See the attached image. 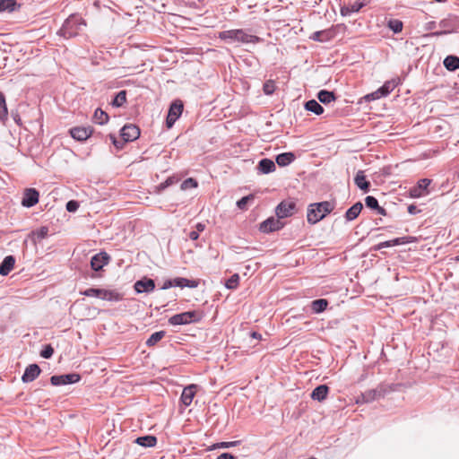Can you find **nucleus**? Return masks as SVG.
I'll use <instances>...</instances> for the list:
<instances>
[{
    "mask_svg": "<svg viewBox=\"0 0 459 459\" xmlns=\"http://www.w3.org/2000/svg\"><path fill=\"white\" fill-rule=\"evenodd\" d=\"M334 209V203L323 201L310 204L307 207V220L309 224H316L330 214Z\"/></svg>",
    "mask_w": 459,
    "mask_h": 459,
    "instance_id": "1",
    "label": "nucleus"
},
{
    "mask_svg": "<svg viewBox=\"0 0 459 459\" xmlns=\"http://www.w3.org/2000/svg\"><path fill=\"white\" fill-rule=\"evenodd\" d=\"M396 385L379 384L376 388L367 390L357 397V403H368L385 397L387 394L395 391Z\"/></svg>",
    "mask_w": 459,
    "mask_h": 459,
    "instance_id": "2",
    "label": "nucleus"
},
{
    "mask_svg": "<svg viewBox=\"0 0 459 459\" xmlns=\"http://www.w3.org/2000/svg\"><path fill=\"white\" fill-rule=\"evenodd\" d=\"M219 39L229 43H259L262 39L255 35L247 34L244 30H228L219 32Z\"/></svg>",
    "mask_w": 459,
    "mask_h": 459,
    "instance_id": "3",
    "label": "nucleus"
},
{
    "mask_svg": "<svg viewBox=\"0 0 459 459\" xmlns=\"http://www.w3.org/2000/svg\"><path fill=\"white\" fill-rule=\"evenodd\" d=\"M85 21L74 14L70 15L63 23L57 34L65 39H71L78 35L81 26H85Z\"/></svg>",
    "mask_w": 459,
    "mask_h": 459,
    "instance_id": "4",
    "label": "nucleus"
},
{
    "mask_svg": "<svg viewBox=\"0 0 459 459\" xmlns=\"http://www.w3.org/2000/svg\"><path fill=\"white\" fill-rule=\"evenodd\" d=\"M204 317V313L198 310L186 311L176 314L169 318L170 325H185L193 323H199Z\"/></svg>",
    "mask_w": 459,
    "mask_h": 459,
    "instance_id": "5",
    "label": "nucleus"
},
{
    "mask_svg": "<svg viewBox=\"0 0 459 459\" xmlns=\"http://www.w3.org/2000/svg\"><path fill=\"white\" fill-rule=\"evenodd\" d=\"M183 102L179 100H175L171 103L166 118V126L168 128H171L174 126L175 122L180 117L183 112Z\"/></svg>",
    "mask_w": 459,
    "mask_h": 459,
    "instance_id": "6",
    "label": "nucleus"
},
{
    "mask_svg": "<svg viewBox=\"0 0 459 459\" xmlns=\"http://www.w3.org/2000/svg\"><path fill=\"white\" fill-rule=\"evenodd\" d=\"M81 380V375L78 373H68L63 375H54L50 377V384L55 386L66 385L78 383Z\"/></svg>",
    "mask_w": 459,
    "mask_h": 459,
    "instance_id": "7",
    "label": "nucleus"
},
{
    "mask_svg": "<svg viewBox=\"0 0 459 459\" xmlns=\"http://www.w3.org/2000/svg\"><path fill=\"white\" fill-rule=\"evenodd\" d=\"M198 285L197 281L195 280H188L186 278L183 277H177L175 279H169L166 280L162 286L160 287L161 290H168L171 287H179V288H196Z\"/></svg>",
    "mask_w": 459,
    "mask_h": 459,
    "instance_id": "8",
    "label": "nucleus"
},
{
    "mask_svg": "<svg viewBox=\"0 0 459 459\" xmlns=\"http://www.w3.org/2000/svg\"><path fill=\"white\" fill-rule=\"evenodd\" d=\"M140 128L134 124H126L120 130V135L124 142H133L139 138Z\"/></svg>",
    "mask_w": 459,
    "mask_h": 459,
    "instance_id": "9",
    "label": "nucleus"
},
{
    "mask_svg": "<svg viewBox=\"0 0 459 459\" xmlns=\"http://www.w3.org/2000/svg\"><path fill=\"white\" fill-rule=\"evenodd\" d=\"M284 226V223L281 221V220L277 217H269L265 221H264L260 226L259 230L263 233H271L273 231L280 230Z\"/></svg>",
    "mask_w": 459,
    "mask_h": 459,
    "instance_id": "10",
    "label": "nucleus"
},
{
    "mask_svg": "<svg viewBox=\"0 0 459 459\" xmlns=\"http://www.w3.org/2000/svg\"><path fill=\"white\" fill-rule=\"evenodd\" d=\"M296 209L293 201H282L275 208V214L281 220L291 216Z\"/></svg>",
    "mask_w": 459,
    "mask_h": 459,
    "instance_id": "11",
    "label": "nucleus"
},
{
    "mask_svg": "<svg viewBox=\"0 0 459 459\" xmlns=\"http://www.w3.org/2000/svg\"><path fill=\"white\" fill-rule=\"evenodd\" d=\"M431 183V179H420L414 186L409 190L410 196L412 198H420L429 194L428 187Z\"/></svg>",
    "mask_w": 459,
    "mask_h": 459,
    "instance_id": "12",
    "label": "nucleus"
},
{
    "mask_svg": "<svg viewBox=\"0 0 459 459\" xmlns=\"http://www.w3.org/2000/svg\"><path fill=\"white\" fill-rule=\"evenodd\" d=\"M39 200V192L36 188H26L23 192L22 205L26 208L35 206Z\"/></svg>",
    "mask_w": 459,
    "mask_h": 459,
    "instance_id": "13",
    "label": "nucleus"
},
{
    "mask_svg": "<svg viewBox=\"0 0 459 459\" xmlns=\"http://www.w3.org/2000/svg\"><path fill=\"white\" fill-rule=\"evenodd\" d=\"M155 289V281L146 276L136 281L134 284V290L136 293H151Z\"/></svg>",
    "mask_w": 459,
    "mask_h": 459,
    "instance_id": "14",
    "label": "nucleus"
},
{
    "mask_svg": "<svg viewBox=\"0 0 459 459\" xmlns=\"http://www.w3.org/2000/svg\"><path fill=\"white\" fill-rule=\"evenodd\" d=\"M110 256L106 252H100L91 258V268L94 272L100 271L109 263Z\"/></svg>",
    "mask_w": 459,
    "mask_h": 459,
    "instance_id": "15",
    "label": "nucleus"
},
{
    "mask_svg": "<svg viewBox=\"0 0 459 459\" xmlns=\"http://www.w3.org/2000/svg\"><path fill=\"white\" fill-rule=\"evenodd\" d=\"M335 36V28L333 26L329 29L317 30L309 36V39L316 42H327L332 40Z\"/></svg>",
    "mask_w": 459,
    "mask_h": 459,
    "instance_id": "16",
    "label": "nucleus"
},
{
    "mask_svg": "<svg viewBox=\"0 0 459 459\" xmlns=\"http://www.w3.org/2000/svg\"><path fill=\"white\" fill-rule=\"evenodd\" d=\"M40 373H41V368H39V366L38 364H36V363L30 364L25 368V370L22 376V381L23 383L32 382L39 376Z\"/></svg>",
    "mask_w": 459,
    "mask_h": 459,
    "instance_id": "17",
    "label": "nucleus"
},
{
    "mask_svg": "<svg viewBox=\"0 0 459 459\" xmlns=\"http://www.w3.org/2000/svg\"><path fill=\"white\" fill-rule=\"evenodd\" d=\"M70 135L76 141L83 142L87 140L92 134L90 127L76 126L69 130Z\"/></svg>",
    "mask_w": 459,
    "mask_h": 459,
    "instance_id": "18",
    "label": "nucleus"
},
{
    "mask_svg": "<svg viewBox=\"0 0 459 459\" xmlns=\"http://www.w3.org/2000/svg\"><path fill=\"white\" fill-rule=\"evenodd\" d=\"M15 257L12 255H6L0 264V275L6 276L13 269Z\"/></svg>",
    "mask_w": 459,
    "mask_h": 459,
    "instance_id": "19",
    "label": "nucleus"
},
{
    "mask_svg": "<svg viewBox=\"0 0 459 459\" xmlns=\"http://www.w3.org/2000/svg\"><path fill=\"white\" fill-rule=\"evenodd\" d=\"M355 185L364 193H368L370 189V182L367 180L363 170H359L354 178Z\"/></svg>",
    "mask_w": 459,
    "mask_h": 459,
    "instance_id": "20",
    "label": "nucleus"
},
{
    "mask_svg": "<svg viewBox=\"0 0 459 459\" xmlns=\"http://www.w3.org/2000/svg\"><path fill=\"white\" fill-rule=\"evenodd\" d=\"M195 385H190L183 389L180 400L185 406H189L195 394Z\"/></svg>",
    "mask_w": 459,
    "mask_h": 459,
    "instance_id": "21",
    "label": "nucleus"
},
{
    "mask_svg": "<svg viewBox=\"0 0 459 459\" xmlns=\"http://www.w3.org/2000/svg\"><path fill=\"white\" fill-rule=\"evenodd\" d=\"M328 393L329 387L326 385H320L312 391L310 396L315 401L323 402L326 399Z\"/></svg>",
    "mask_w": 459,
    "mask_h": 459,
    "instance_id": "22",
    "label": "nucleus"
},
{
    "mask_svg": "<svg viewBox=\"0 0 459 459\" xmlns=\"http://www.w3.org/2000/svg\"><path fill=\"white\" fill-rule=\"evenodd\" d=\"M363 209V204L361 202H357L352 206H351L345 212L344 218L347 221H354L358 218L359 213Z\"/></svg>",
    "mask_w": 459,
    "mask_h": 459,
    "instance_id": "23",
    "label": "nucleus"
},
{
    "mask_svg": "<svg viewBox=\"0 0 459 459\" xmlns=\"http://www.w3.org/2000/svg\"><path fill=\"white\" fill-rule=\"evenodd\" d=\"M275 169V163L270 159L264 158L258 162L257 169L262 174H269L273 172Z\"/></svg>",
    "mask_w": 459,
    "mask_h": 459,
    "instance_id": "24",
    "label": "nucleus"
},
{
    "mask_svg": "<svg viewBox=\"0 0 459 459\" xmlns=\"http://www.w3.org/2000/svg\"><path fill=\"white\" fill-rule=\"evenodd\" d=\"M134 443L143 447H153L157 444V437L153 435L138 437Z\"/></svg>",
    "mask_w": 459,
    "mask_h": 459,
    "instance_id": "25",
    "label": "nucleus"
},
{
    "mask_svg": "<svg viewBox=\"0 0 459 459\" xmlns=\"http://www.w3.org/2000/svg\"><path fill=\"white\" fill-rule=\"evenodd\" d=\"M443 65L446 70L455 72L459 69V56L449 55L445 57Z\"/></svg>",
    "mask_w": 459,
    "mask_h": 459,
    "instance_id": "26",
    "label": "nucleus"
},
{
    "mask_svg": "<svg viewBox=\"0 0 459 459\" xmlns=\"http://www.w3.org/2000/svg\"><path fill=\"white\" fill-rule=\"evenodd\" d=\"M20 7L21 4L16 0H0V13H13Z\"/></svg>",
    "mask_w": 459,
    "mask_h": 459,
    "instance_id": "27",
    "label": "nucleus"
},
{
    "mask_svg": "<svg viewBox=\"0 0 459 459\" xmlns=\"http://www.w3.org/2000/svg\"><path fill=\"white\" fill-rule=\"evenodd\" d=\"M295 160V155L292 152H282L276 156V163L280 167L290 165Z\"/></svg>",
    "mask_w": 459,
    "mask_h": 459,
    "instance_id": "28",
    "label": "nucleus"
},
{
    "mask_svg": "<svg viewBox=\"0 0 459 459\" xmlns=\"http://www.w3.org/2000/svg\"><path fill=\"white\" fill-rule=\"evenodd\" d=\"M304 108L306 110L310 111L316 115H322L325 111L321 104L316 100H309L306 101Z\"/></svg>",
    "mask_w": 459,
    "mask_h": 459,
    "instance_id": "29",
    "label": "nucleus"
},
{
    "mask_svg": "<svg viewBox=\"0 0 459 459\" xmlns=\"http://www.w3.org/2000/svg\"><path fill=\"white\" fill-rule=\"evenodd\" d=\"M318 100L323 104H329L332 101L336 100V96L333 91H330L327 90H321L317 92L316 95Z\"/></svg>",
    "mask_w": 459,
    "mask_h": 459,
    "instance_id": "30",
    "label": "nucleus"
},
{
    "mask_svg": "<svg viewBox=\"0 0 459 459\" xmlns=\"http://www.w3.org/2000/svg\"><path fill=\"white\" fill-rule=\"evenodd\" d=\"M101 299L108 301H120L123 299V294L115 290L103 289Z\"/></svg>",
    "mask_w": 459,
    "mask_h": 459,
    "instance_id": "31",
    "label": "nucleus"
},
{
    "mask_svg": "<svg viewBox=\"0 0 459 459\" xmlns=\"http://www.w3.org/2000/svg\"><path fill=\"white\" fill-rule=\"evenodd\" d=\"M363 7V4L360 2H355L350 5H344L341 7L342 16H349L351 13H358Z\"/></svg>",
    "mask_w": 459,
    "mask_h": 459,
    "instance_id": "32",
    "label": "nucleus"
},
{
    "mask_svg": "<svg viewBox=\"0 0 459 459\" xmlns=\"http://www.w3.org/2000/svg\"><path fill=\"white\" fill-rule=\"evenodd\" d=\"M396 86H397V82H396V80L393 79V80L385 82L377 90L383 98V97H386L387 95H389Z\"/></svg>",
    "mask_w": 459,
    "mask_h": 459,
    "instance_id": "33",
    "label": "nucleus"
},
{
    "mask_svg": "<svg viewBox=\"0 0 459 459\" xmlns=\"http://www.w3.org/2000/svg\"><path fill=\"white\" fill-rule=\"evenodd\" d=\"M327 306L328 300L325 299H318L311 302V309L316 314L324 312L327 308Z\"/></svg>",
    "mask_w": 459,
    "mask_h": 459,
    "instance_id": "34",
    "label": "nucleus"
},
{
    "mask_svg": "<svg viewBox=\"0 0 459 459\" xmlns=\"http://www.w3.org/2000/svg\"><path fill=\"white\" fill-rule=\"evenodd\" d=\"M109 117L107 112L98 108L93 115V121L99 125H105L108 122Z\"/></svg>",
    "mask_w": 459,
    "mask_h": 459,
    "instance_id": "35",
    "label": "nucleus"
},
{
    "mask_svg": "<svg viewBox=\"0 0 459 459\" xmlns=\"http://www.w3.org/2000/svg\"><path fill=\"white\" fill-rule=\"evenodd\" d=\"M166 335L165 331H158L151 334V336L145 342V344L148 347L154 346L158 342H160Z\"/></svg>",
    "mask_w": 459,
    "mask_h": 459,
    "instance_id": "36",
    "label": "nucleus"
},
{
    "mask_svg": "<svg viewBox=\"0 0 459 459\" xmlns=\"http://www.w3.org/2000/svg\"><path fill=\"white\" fill-rule=\"evenodd\" d=\"M126 102V91L122 90L117 92L113 99L111 104L113 107H122Z\"/></svg>",
    "mask_w": 459,
    "mask_h": 459,
    "instance_id": "37",
    "label": "nucleus"
},
{
    "mask_svg": "<svg viewBox=\"0 0 459 459\" xmlns=\"http://www.w3.org/2000/svg\"><path fill=\"white\" fill-rule=\"evenodd\" d=\"M8 117V109L4 94L0 91V121L4 122Z\"/></svg>",
    "mask_w": 459,
    "mask_h": 459,
    "instance_id": "38",
    "label": "nucleus"
},
{
    "mask_svg": "<svg viewBox=\"0 0 459 459\" xmlns=\"http://www.w3.org/2000/svg\"><path fill=\"white\" fill-rule=\"evenodd\" d=\"M103 289L100 288H89L84 290H81L80 294L86 297H95L101 299Z\"/></svg>",
    "mask_w": 459,
    "mask_h": 459,
    "instance_id": "39",
    "label": "nucleus"
},
{
    "mask_svg": "<svg viewBox=\"0 0 459 459\" xmlns=\"http://www.w3.org/2000/svg\"><path fill=\"white\" fill-rule=\"evenodd\" d=\"M241 441H223L215 443L212 446L211 450L219 449V448H231L237 446L240 444Z\"/></svg>",
    "mask_w": 459,
    "mask_h": 459,
    "instance_id": "40",
    "label": "nucleus"
},
{
    "mask_svg": "<svg viewBox=\"0 0 459 459\" xmlns=\"http://www.w3.org/2000/svg\"><path fill=\"white\" fill-rule=\"evenodd\" d=\"M239 282V275L238 273L232 274L225 282V287L229 290H235L238 288Z\"/></svg>",
    "mask_w": 459,
    "mask_h": 459,
    "instance_id": "41",
    "label": "nucleus"
},
{
    "mask_svg": "<svg viewBox=\"0 0 459 459\" xmlns=\"http://www.w3.org/2000/svg\"><path fill=\"white\" fill-rule=\"evenodd\" d=\"M403 22L400 20L397 19H391L388 22V28L394 32V33H399L403 30Z\"/></svg>",
    "mask_w": 459,
    "mask_h": 459,
    "instance_id": "42",
    "label": "nucleus"
},
{
    "mask_svg": "<svg viewBox=\"0 0 459 459\" xmlns=\"http://www.w3.org/2000/svg\"><path fill=\"white\" fill-rule=\"evenodd\" d=\"M255 199V195L250 194L248 195L243 196L237 202V206L240 210H246L247 208V204L250 201Z\"/></svg>",
    "mask_w": 459,
    "mask_h": 459,
    "instance_id": "43",
    "label": "nucleus"
},
{
    "mask_svg": "<svg viewBox=\"0 0 459 459\" xmlns=\"http://www.w3.org/2000/svg\"><path fill=\"white\" fill-rule=\"evenodd\" d=\"M197 186H198L197 181L193 178H188L181 183L180 188L182 190H187L190 188H195Z\"/></svg>",
    "mask_w": 459,
    "mask_h": 459,
    "instance_id": "44",
    "label": "nucleus"
},
{
    "mask_svg": "<svg viewBox=\"0 0 459 459\" xmlns=\"http://www.w3.org/2000/svg\"><path fill=\"white\" fill-rule=\"evenodd\" d=\"M177 182H178V178H176L175 177H169L164 182L160 183L157 186V188H158L159 192H161V191L165 190L167 187L174 185Z\"/></svg>",
    "mask_w": 459,
    "mask_h": 459,
    "instance_id": "45",
    "label": "nucleus"
},
{
    "mask_svg": "<svg viewBox=\"0 0 459 459\" xmlns=\"http://www.w3.org/2000/svg\"><path fill=\"white\" fill-rule=\"evenodd\" d=\"M365 204L368 208L372 210H376L379 206L378 200L372 195H368L365 198Z\"/></svg>",
    "mask_w": 459,
    "mask_h": 459,
    "instance_id": "46",
    "label": "nucleus"
},
{
    "mask_svg": "<svg viewBox=\"0 0 459 459\" xmlns=\"http://www.w3.org/2000/svg\"><path fill=\"white\" fill-rule=\"evenodd\" d=\"M54 354V348L51 344H46L40 351V356L44 359H50Z\"/></svg>",
    "mask_w": 459,
    "mask_h": 459,
    "instance_id": "47",
    "label": "nucleus"
},
{
    "mask_svg": "<svg viewBox=\"0 0 459 459\" xmlns=\"http://www.w3.org/2000/svg\"><path fill=\"white\" fill-rule=\"evenodd\" d=\"M34 235L38 240L44 239L48 235V228L47 226H42L34 232Z\"/></svg>",
    "mask_w": 459,
    "mask_h": 459,
    "instance_id": "48",
    "label": "nucleus"
},
{
    "mask_svg": "<svg viewBox=\"0 0 459 459\" xmlns=\"http://www.w3.org/2000/svg\"><path fill=\"white\" fill-rule=\"evenodd\" d=\"M109 138L112 142V143L114 144V146L117 149V150H122L125 146V144L127 143V142H124V140H118L116 135L114 134H109Z\"/></svg>",
    "mask_w": 459,
    "mask_h": 459,
    "instance_id": "49",
    "label": "nucleus"
},
{
    "mask_svg": "<svg viewBox=\"0 0 459 459\" xmlns=\"http://www.w3.org/2000/svg\"><path fill=\"white\" fill-rule=\"evenodd\" d=\"M79 202L76 200H70L66 203L65 208L69 212H75L79 209Z\"/></svg>",
    "mask_w": 459,
    "mask_h": 459,
    "instance_id": "50",
    "label": "nucleus"
},
{
    "mask_svg": "<svg viewBox=\"0 0 459 459\" xmlns=\"http://www.w3.org/2000/svg\"><path fill=\"white\" fill-rule=\"evenodd\" d=\"M263 90L264 94L272 95L275 91V85L273 82H266L263 86Z\"/></svg>",
    "mask_w": 459,
    "mask_h": 459,
    "instance_id": "51",
    "label": "nucleus"
},
{
    "mask_svg": "<svg viewBox=\"0 0 459 459\" xmlns=\"http://www.w3.org/2000/svg\"><path fill=\"white\" fill-rule=\"evenodd\" d=\"M390 242H391V247H394V246L410 243V240H409L408 237H401V238H395L394 239H391Z\"/></svg>",
    "mask_w": 459,
    "mask_h": 459,
    "instance_id": "52",
    "label": "nucleus"
},
{
    "mask_svg": "<svg viewBox=\"0 0 459 459\" xmlns=\"http://www.w3.org/2000/svg\"><path fill=\"white\" fill-rule=\"evenodd\" d=\"M382 96L380 95L378 90H377L376 91H373L369 94H367L364 99L366 101H371V100H378V99H381Z\"/></svg>",
    "mask_w": 459,
    "mask_h": 459,
    "instance_id": "53",
    "label": "nucleus"
},
{
    "mask_svg": "<svg viewBox=\"0 0 459 459\" xmlns=\"http://www.w3.org/2000/svg\"><path fill=\"white\" fill-rule=\"evenodd\" d=\"M385 247H391V242L390 240H386V241H384V242H380L378 243L377 245H376L373 249L375 251H379L381 250L382 248H385Z\"/></svg>",
    "mask_w": 459,
    "mask_h": 459,
    "instance_id": "54",
    "label": "nucleus"
},
{
    "mask_svg": "<svg viewBox=\"0 0 459 459\" xmlns=\"http://www.w3.org/2000/svg\"><path fill=\"white\" fill-rule=\"evenodd\" d=\"M449 32H450V30L434 31V32H430V33H428V34L424 35V37H426V38L438 37V36L446 35V34H447Z\"/></svg>",
    "mask_w": 459,
    "mask_h": 459,
    "instance_id": "55",
    "label": "nucleus"
},
{
    "mask_svg": "<svg viewBox=\"0 0 459 459\" xmlns=\"http://www.w3.org/2000/svg\"><path fill=\"white\" fill-rule=\"evenodd\" d=\"M217 459H237L232 454L230 453H222L220 455Z\"/></svg>",
    "mask_w": 459,
    "mask_h": 459,
    "instance_id": "56",
    "label": "nucleus"
},
{
    "mask_svg": "<svg viewBox=\"0 0 459 459\" xmlns=\"http://www.w3.org/2000/svg\"><path fill=\"white\" fill-rule=\"evenodd\" d=\"M407 210H408V212H409L410 214H412V215H414V214H416V213H418V212H420V210H419V209L417 208V206H416V205H414V204H410V205L408 206Z\"/></svg>",
    "mask_w": 459,
    "mask_h": 459,
    "instance_id": "57",
    "label": "nucleus"
},
{
    "mask_svg": "<svg viewBox=\"0 0 459 459\" xmlns=\"http://www.w3.org/2000/svg\"><path fill=\"white\" fill-rule=\"evenodd\" d=\"M188 237L191 240H196L199 238L198 231L192 230L189 232Z\"/></svg>",
    "mask_w": 459,
    "mask_h": 459,
    "instance_id": "58",
    "label": "nucleus"
},
{
    "mask_svg": "<svg viewBox=\"0 0 459 459\" xmlns=\"http://www.w3.org/2000/svg\"><path fill=\"white\" fill-rule=\"evenodd\" d=\"M205 229V225L204 223H201V222H198L196 225H195V231H198V234H200V232L204 231Z\"/></svg>",
    "mask_w": 459,
    "mask_h": 459,
    "instance_id": "59",
    "label": "nucleus"
},
{
    "mask_svg": "<svg viewBox=\"0 0 459 459\" xmlns=\"http://www.w3.org/2000/svg\"><path fill=\"white\" fill-rule=\"evenodd\" d=\"M436 28V22H429L428 23H426V30H431L433 29Z\"/></svg>",
    "mask_w": 459,
    "mask_h": 459,
    "instance_id": "60",
    "label": "nucleus"
},
{
    "mask_svg": "<svg viewBox=\"0 0 459 459\" xmlns=\"http://www.w3.org/2000/svg\"><path fill=\"white\" fill-rule=\"evenodd\" d=\"M377 212L380 215H383V216H385L387 213H386V210L383 207H381L380 205L378 206V208L376 209Z\"/></svg>",
    "mask_w": 459,
    "mask_h": 459,
    "instance_id": "61",
    "label": "nucleus"
},
{
    "mask_svg": "<svg viewBox=\"0 0 459 459\" xmlns=\"http://www.w3.org/2000/svg\"><path fill=\"white\" fill-rule=\"evenodd\" d=\"M250 336L257 340H260L262 338L261 334L257 332H251Z\"/></svg>",
    "mask_w": 459,
    "mask_h": 459,
    "instance_id": "62",
    "label": "nucleus"
},
{
    "mask_svg": "<svg viewBox=\"0 0 459 459\" xmlns=\"http://www.w3.org/2000/svg\"><path fill=\"white\" fill-rule=\"evenodd\" d=\"M446 24H447V21L446 20H442L440 22H439V26L442 27V28H446Z\"/></svg>",
    "mask_w": 459,
    "mask_h": 459,
    "instance_id": "63",
    "label": "nucleus"
},
{
    "mask_svg": "<svg viewBox=\"0 0 459 459\" xmlns=\"http://www.w3.org/2000/svg\"><path fill=\"white\" fill-rule=\"evenodd\" d=\"M455 259L456 262H459V255L457 256H455Z\"/></svg>",
    "mask_w": 459,
    "mask_h": 459,
    "instance_id": "64",
    "label": "nucleus"
}]
</instances>
